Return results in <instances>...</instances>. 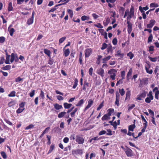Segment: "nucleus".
I'll use <instances>...</instances> for the list:
<instances>
[{
	"instance_id": "f257e3e1",
	"label": "nucleus",
	"mask_w": 159,
	"mask_h": 159,
	"mask_svg": "<svg viewBox=\"0 0 159 159\" xmlns=\"http://www.w3.org/2000/svg\"><path fill=\"white\" fill-rule=\"evenodd\" d=\"M147 93V92L146 91L143 90L139 94L137 95L136 98V100L139 101L142 100V99L146 97Z\"/></svg>"
},
{
	"instance_id": "f03ea898",
	"label": "nucleus",
	"mask_w": 159,
	"mask_h": 159,
	"mask_svg": "<svg viewBox=\"0 0 159 159\" xmlns=\"http://www.w3.org/2000/svg\"><path fill=\"white\" fill-rule=\"evenodd\" d=\"M84 153L83 149L77 148L76 149L73 150L72 151V154L74 156H82Z\"/></svg>"
},
{
	"instance_id": "7ed1b4c3",
	"label": "nucleus",
	"mask_w": 159,
	"mask_h": 159,
	"mask_svg": "<svg viewBox=\"0 0 159 159\" xmlns=\"http://www.w3.org/2000/svg\"><path fill=\"white\" fill-rule=\"evenodd\" d=\"M117 72V71L116 70L112 68L108 71V73L110 75V78L113 80L115 79Z\"/></svg>"
},
{
	"instance_id": "20e7f679",
	"label": "nucleus",
	"mask_w": 159,
	"mask_h": 159,
	"mask_svg": "<svg viewBox=\"0 0 159 159\" xmlns=\"http://www.w3.org/2000/svg\"><path fill=\"white\" fill-rule=\"evenodd\" d=\"M147 96L148 97L145 99V102L147 103H149L151 102V100H153L154 98L152 92L151 91H149L147 94Z\"/></svg>"
},
{
	"instance_id": "39448f33",
	"label": "nucleus",
	"mask_w": 159,
	"mask_h": 159,
	"mask_svg": "<svg viewBox=\"0 0 159 159\" xmlns=\"http://www.w3.org/2000/svg\"><path fill=\"white\" fill-rule=\"evenodd\" d=\"M130 18H129L128 16L127 17V24H128V29H127V31L128 32L129 34H130L132 31V23L130 22Z\"/></svg>"
},
{
	"instance_id": "423d86ee",
	"label": "nucleus",
	"mask_w": 159,
	"mask_h": 159,
	"mask_svg": "<svg viewBox=\"0 0 159 159\" xmlns=\"http://www.w3.org/2000/svg\"><path fill=\"white\" fill-rule=\"evenodd\" d=\"M75 141L79 144H81L84 143V139L82 136L77 135L76 137Z\"/></svg>"
},
{
	"instance_id": "0eeeda50",
	"label": "nucleus",
	"mask_w": 159,
	"mask_h": 159,
	"mask_svg": "<svg viewBox=\"0 0 159 159\" xmlns=\"http://www.w3.org/2000/svg\"><path fill=\"white\" fill-rule=\"evenodd\" d=\"M146 63L147 64V65L145 66V69L147 73L150 74H152L153 72L152 70H149V69L151 67V65L149 62L148 61L146 62Z\"/></svg>"
},
{
	"instance_id": "6e6552de",
	"label": "nucleus",
	"mask_w": 159,
	"mask_h": 159,
	"mask_svg": "<svg viewBox=\"0 0 159 159\" xmlns=\"http://www.w3.org/2000/svg\"><path fill=\"white\" fill-rule=\"evenodd\" d=\"M152 91L153 92H155V98L157 100H158L159 98V90L157 87H155L154 88Z\"/></svg>"
},
{
	"instance_id": "1a4fd4ad",
	"label": "nucleus",
	"mask_w": 159,
	"mask_h": 159,
	"mask_svg": "<svg viewBox=\"0 0 159 159\" xmlns=\"http://www.w3.org/2000/svg\"><path fill=\"white\" fill-rule=\"evenodd\" d=\"M92 49L91 48H88L85 50V57H89L92 54Z\"/></svg>"
},
{
	"instance_id": "9d476101",
	"label": "nucleus",
	"mask_w": 159,
	"mask_h": 159,
	"mask_svg": "<svg viewBox=\"0 0 159 159\" xmlns=\"http://www.w3.org/2000/svg\"><path fill=\"white\" fill-rule=\"evenodd\" d=\"M90 86V83L87 82V81H84L82 89L84 91H86V89L87 90H89V87Z\"/></svg>"
},
{
	"instance_id": "9b49d317",
	"label": "nucleus",
	"mask_w": 159,
	"mask_h": 159,
	"mask_svg": "<svg viewBox=\"0 0 159 159\" xmlns=\"http://www.w3.org/2000/svg\"><path fill=\"white\" fill-rule=\"evenodd\" d=\"M35 14V12L34 11H33L31 17L30 18H29L27 21V24L28 25H30L32 24L33 22L34 16Z\"/></svg>"
},
{
	"instance_id": "f8f14e48",
	"label": "nucleus",
	"mask_w": 159,
	"mask_h": 159,
	"mask_svg": "<svg viewBox=\"0 0 159 159\" xmlns=\"http://www.w3.org/2000/svg\"><path fill=\"white\" fill-rule=\"evenodd\" d=\"M125 153L128 157H131L133 156V153L132 150L130 148H128L125 151Z\"/></svg>"
},
{
	"instance_id": "ddd939ff",
	"label": "nucleus",
	"mask_w": 159,
	"mask_h": 159,
	"mask_svg": "<svg viewBox=\"0 0 159 159\" xmlns=\"http://www.w3.org/2000/svg\"><path fill=\"white\" fill-rule=\"evenodd\" d=\"M120 99V95L119 93L118 92H116V98L115 104L119 106L120 105L119 100Z\"/></svg>"
},
{
	"instance_id": "4468645a",
	"label": "nucleus",
	"mask_w": 159,
	"mask_h": 159,
	"mask_svg": "<svg viewBox=\"0 0 159 159\" xmlns=\"http://www.w3.org/2000/svg\"><path fill=\"white\" fill-rule=\"evenodd\" d=\"M93 100L92 99H89L88 101V104L87 105V106L85 108L84 111H85L87 110L91 106L93 105Z\"/></svg>"
},
{
	"instance_id": "2eb2a0df",
	"label": "nucleus",
	"mask_w": 159,
	"mask_h": 159,
	"mask_svg": "<svg viewBox=\"0 0 159 159\" xmlns=\"http://www.w3.org/2000/svg\"><path fill=\"white\" fill-rule=\"evenodd\" d=\"M12 25H10L8 28V31L9 32L11 36H12L14 33L15 31L14 29L13 28L10 29V27H12Z\"/></svg>"
},
{
	"instance_id": "dca6fc26",
	"label": "nucleus",
	"mask_w": 159,
	"mask_h": 159,
	"mask_svg": "<svg viewBox=\"0 0 159 159\" xmlns=\"http://www.w3.org/2000/svg\"><path fill=\"white\" fill-rule=\"evenodd\" d=\"M97 73L102 77H103L104 76V71L102 68H100L98 69L97 71Z\"/></svg>"
},
{
	"instance_id": "f3484780",
	"label": "nucleus",
	"mask_w": 159,
	"mask_h": 159,
	"mask_svg": "<svg viewBox=\"0 0 159 159\" xmlns=\"http://www.w3.org/2000/svg\"><path fill=\"white\" fill-rule=\"evenodd\" d=\"M6 60L5 61V63L6 64H9L10 58L11 56L10 55H9L6 51Z\"/></svg>"
},
{
	"instance_id": "a211bd4d",
	"label": "nucleus",
	"mask_w": 159,
	"mask_h": 159,
	"mask_svg": "<svg viewBox=\"0 0 159 159\" xmlns=\"http://www.w3.org/2000/svg\"><path fill=\"white\" fill-rule=\"evenodd\" d=\"M148 79L147 78H144L140 81V83L143 85L147 84L148 83Z\"/></svg>"
},
{
	"instance_id": "6ab92c4d",
	"label": "nucleus",
	"mask_w": 159,
	"mask_h": 159,
	"mask_svg": "<svg viewBox=\"0 0 159 159\" xmlns=\"http://www.w3.org/2000/svg\"><path fill=\"white\" fill-rule=\"evenodd\" d=\"M53 106L55 109L57 110L63 108L61 105H59L57 103L54 104Z\"/></svg>"
},
{
	"instance_id": "aec40b11",
	"label": "nucleus",
	"mask_w": 159,
	"mask_h": 159,
	"mask_svg": "<svg viewBox=\"0 0 159 159\" xmlns=\"http://www.w3.org/2000/svg\"><path fill=\"white\" fill-rule=\"evenodd\" d=\"M131 95V92L130 91H127L126 92V97L125 101L126 100H129L130 99Z\"/></svg>"
},
{
	"instance_id": "412c9836",
	"label": "nucleus",
	"mask_w": 159,
	"mask_h": 159,
	"mask_svg": "<svg viewBox=\"0 0 159 159\" xmlns=\"http://www.w3.org/2000/svg\"><path fill=\"white\" fill-rule=\"evenodd\" d=\"M139 10L141 13H143L142 16L143 18L144 19H146V15L145 13V11H144L143 10L142 8V7L141 6H140L139 7Z\"/></svg>"
},
{
	"instance_id": "4be33fe9",
	"label": "nucleus",
	"mask_w": 159,
	"mask_h": 159,
	"mask_svg": "<svg viewBox=\"0 0 159 159\" xmlns=\"http://www.w3.org/2000/svg\"><path fill=\"white\" fill-rule=\"evenodd\" d=\"M83 53L82 52H80L79 54V61L80 64L82 65L83 64Z\"/></svg>"
},
{
	"instance_id": "5701e85b",
	"label": "nucleus",
	"mask_w": 159,
	"mask_h": 159,
	"mask_svg": "<svg viewBox=\"0 0 159 159\" xmlns=\"http://www.w3.org/2000/svg\"><path fill=\"white\" fill-rule=\"evenodd\" d=\"M136 127L135 124L130 125L129 126L128 130L129 131H133L134 129Z\"/></svg>"
},
{
	"instance_id": "b1692460",
	"label": "nucleus",
	"mask_w": 159,
	"mask_h": 159,
	"mask_svg": "<svg viewBox=\"0 0 159 159\" xmlns=\"http://www.w3.org/2000/svg\"><path fill=\"white\" fill-rule=\"evenodd\" d=\"M111 56H108L106 57L105 58L102 59V63H107V61L111 59Z\"/></svg>"
},
{
	"instance_id": "393cba45",
	"label": "nucleus",
	"mask_w": 159,
	"mask_h": 159,
	"mask_svg": "<svg viewBox=\"0 0 159 159\" xmlns=\"http://www.w3.org/2000/svg\"><path fill=\"white\" fill-rule=\"evenodd\" d=\"M110 119V117L106 114L104 115L102 118V120H108Z\"/></svg>"
},
{
	"instance_id": "a878e982",
	"label": "nucleus",
	"mask_w": 159,
	"mask_h": 159,
	"mask_svg": "<svg viewBox=\"0 0 159 159\" xmlns=\"http://www.w3.org/2000/svg\"><path fill=\"white\" fill-rule=\"evenodd\" d=\"M63 105L65 109H69L71 107L72 104L71 103H68L67 102H65L63 104Z\"/></svg>"
},
{
	"instance_id": "bb28decb",
	"label": "nucleus",
	"mask_w": 159,
	"mask_h": 159,
	"mask_svg": "<svg viewBox=\"0 0 159 159\" xmlns=\"http://www.w3.org/2000/svg\"><path fill=\"white\" fill-rule=\"evenodd\" d=\"M132 70L131 68L129 69L126 78L127 80L130 79V76H131L132 74Z\"/></svg>"
},
{
	"instance_id": "cd10ccee",
	"label": "nucleus",
	"mask_w": 159,
	"mask_h": 159,
	"mask_svg": "<svg viewBox=\"0 0 159 159\" xmlns=\"http://www.w3.org/2000/svg\"><path fill=\"white\" fill-rule=\"evenodd\" d=\"M66 114V112L65 111L61 112L58 115L57 117L59 118H61L63 117Z\"/></svg>"
},
{
	"instance_id": "c85d7f7f",
	"label": "nucleus",
	"mask_w": 159,
	"mask_h": 159,
	"mask_svg": "<svg viewBox=\"0 0 159 159\" xmlns=\"http://www.w3.org/2000/svg\"><path fill=\"white\" fill-rule=\"evenodd\" d=\"M70 53V50L69 48H67L64 51V55L65 57H67L69 55Z\"/></svg>"
},
{
	"instance_id": "c756f323",
	"label": "nucleus",
	"mask_w": 159,
	"mask_h": 159,
	"mask_svg": "<svg viewBox=\"0 0 159 159\" xmlns=\"http://www.w3.org/2000/svg\"><path fill=\"white\" fill-rule=\"evenodd\" d=\"M110 19L109 17L107 18L105 21H103V25L105 26H107L110 23Z\"/></svg>"
},
{
	"instance_id": "7c9ffc66",
	"label": "nucleus",
	"mask_w": 159,
	"mask_h": 159,
	"mask_svg": "<svg viewBox=\"0 0 159 159\" xmlns=\"http://www.w3.org/2000/svg\"><path fill=\"white\" fill-rule=\"evenodd\" d=\"M84 99H81L78 102V103L77 104H76V106L79 107L81 106L84 103Z\"/></svg>"
},
{
	"instance_id": "2f4dec72",
	"label": "nucleus",
	"mask_w": 159,
	"mask_h": 159,
	"mask_svg": "<svg viewBox=\"0 0 159 159\" xmlns=\"http://www.w3.org/2000/svg\"><path fill=\"white\" fill-rule=\"evenodd\" d=\"M16 58V55L13 53H12L11 55V58L10 59V62L12 63Z\"/></svg>"
},
{
	"instance_id": "473e14b6",
	"label": "nucleus",
	"mask_w": 159,
	"mask_h": 159,
	"mask_svg": "<svg viewBox=\"0 0 159 159\" xmlns=\"http://www.w3.org/2000/svg\"><path fill=\"white\" fill-rule=\"evenodd\" d=\"M78 110L77 108H75L74 110L73 111L70 113V116L71 117H74L75 116V113Z\"/></svg>"
},
{
	"instance_id": "72a5a7b5",
	"label": "nucleus",
	"mask_w": 159,
	"mask_h": 159,
	"mask_svg": "<svg viewBox=\"0 0 159 159\" xmlns=\"http://www.w3.org/2000/svg\"><path fill=\"white\" fill-rule=\"evenodd\" d=\"M150 7H159V5L158 3L154 2L151 3L150 5Z\"/></svg>"
},
{
	"instance_id": "f704fd0d",
	"label": "nucleus",
	"mask_w": 159,
	"mask_h": 159,
	"mask_svg": "<svg viewBox=\"0 0 159 159\" xmlns=\"http://www.w3.org/2000/svg\"><path fill=\"white\" fill-rule=\"evenodd\" d=\"M44 52L46 55H47L48 57H50L51 55V52L50 50H48L47 49H44Z\"/></svg>"
},
{
	"instance_id": "c9c22d12",
	"label": "nucleus",
	"mask_w": 159,
	"mask_h": 159,
	"mask_svg": "<svg viewBox=\"0 0 159 159\" xmlns=\"http://www.w3.org/2000/svg\"><path fill=\"white\" fill-rule=\"evenodd\" d=\"M153 36L152 34H150L149 36L148 37V43H149L152 42L153 39Z\"/></svg>"
},
{
	"instance_id": "e433bc0d",
	"label": "nucleus",
	"mask_w": 159,
	"mask_h": 159,
	"mask_svg": "<svg viewBox=\"0 0 159 159\" xmlns=\"http://www.w3.org/2000/svg\"><path fill=\"white\" fill-rule=\"evenodd\" d=\"M11 66L10 65H8L2 67V69L3 70H8L11 69Z\"/></svg>"
},
{
	"instance_id": "4c0bfd02",
	"label": "nucleus",
	"mask_w": 159,
	"mask_h": 159,
	"mask_svg": "<svg viewBox=\"0 0 159 159\" xmlns=\"http://www.w3.org/2000/svg\"><path fill=\"white\" fill-rule=\"evenodd\" d=\"M81 19L82 21H84L86 20H89V16H87L85 15L82 16Z\"/></svg>"
},
{
	"instance_id": "58836bf2",
	"label": "nucleus",
	"mask_w": 159,
	"mask_h": 159,
	"mask_svg": "<svg viewBox=\"0 0 159 159\" xmlns=\"http://www.w3.org/2000/svg\"><path fill=\"white\" fill-rule=\"evenodd\" d=\"M108 113L107 114L110 117L111 115L112 112H113L114 109L112 108H110L108 110Z\"/></svg>"
},
{
	"instance_id": "ea45409f",
	"label": "nucleus",
	"mask_w": 159,
	"mask_h": 159,
	"mask_svg": "<svg viewBox=\"0 0 159 159\" xmlns=\"http://www.w3.org/2000/svg\"><path fill=\"white\" fill-rule=\"evenodd\" d=\"M127 56L129 57L130 59H132L134 57V55L131 52H130L127 54Z\"/></svg>"
},
{
	"instance_id": "a19ab883",
	"label": "nucleus",
	"mask_w": 159,
	"mask_h": 159,
	"mask_svg": "<svg viewBox=\"0 0 159 159\" xmlns=\"http://www.w3.org/2000/svg\"><path fill=\"white\" fill-rule=\"evenodd\" d=\"M16 93L15 91H11L8 95V96L9 97H14L16 96Z\"/></svg>"
},
{
	"instance_id": "79ce46f5",
	"label": "nucleus",
	"mask_w": 159,
	"mask_h": 159,
	"mask_svg": "<svg viewBox=\"0 0 159 159\" xmlns=\"http://www.w3.org/2000/svg\"><path fill=\"white\" fill-rule=\"evenodd\" d=\"M13 7L12 6V3L11 2H10L8 4V10L9 11H11L12 10Z\"/></svg>"
},
{
	"instance_id": "37998d69",
	"label": "nucleus",
	"mask_w": 159,
	"mask_h": 159,
	"mask_svg": "<svg viewBox=\"0 0 159 159\" xmlns=\"http://www.w3.org/2000/svg\"><path fill=\"white\" fill-rule=\"evenodd\" d=\"M125 11V9L123 7H120L119 10V11L120 13H121L122 15H123L124 14V12Z\"/></svg>"
},
{
	"instance_id": "c03bdc74",
	"label": "nucleus",
	"mask_w": 159,
	"mask_h": 159,
	"mask_svg": "<svg viewBox=\"0 0 159 159\" xmlns=\"http://www.w3.org/2000/svg\"><path fill=\"white\" fill-rule=\"evenodd\" d=\"M78 80L77 78L75 79L74 83L73 86V89H75L78 85Z\"/></svg>"
},
{
	"instance_id": "a18cd8bd",
	"label": "nucleus",
	"mask_w": 159,
	"mask_h": 159,
	"mask_svg": "<svg viewBox=\"0 0 159 159\" xmlns=\"http://www.w3.org/2000/svg\"><path fill=\"white\" fill-rule=\"evenodd\" d=\"M119 93H120L121 96H123L125 94V91L124 90V89L122 88L121 89H119Z\"/></svg>"
},
{
	"instance_id": "49530a36",
	"label": "nucleus",
	"mask_w": 159,
	"mask_h": 159,
	"mask_svg": "<svg viewBox=\"0 0 159 159\" xmlns=\"http://www.w3.org/2000/svg\"><path fill=\"white\" fill-rule=\"evenodd\" d=\"M107 52L108 53L110 52H112V47L111 45L109 46L107 49Z\"/></svg>"
},
{
	"instance_id": "de8ad7c7",
	"label": "nucleus",
	"mask_w": 159,
	"mask_h": 159,
	"mask_svg": "<svg viewBox=\"0 0 159 159\" xmlns=\"http://www.w3.org/2000/svg\"><path fill=\"white\" fill-rule=\"evenodd\" d=\"M24 110V108H21L20 107L16 110V112L17 114L20 113L22 112Z\"/></svg>"
},
{
	"instance_id": "09e8293b",
	"label": "nucleus",
	"mask_w": 159,
	"mask_h": 159,
	"mask_svg": "<svg viewBox=\"0 0 159 159\" xmlns=\"http://www.w3.org/2000/svg\"><path fill=\"white\" fill-rule=\"evenodd\" d=\"M104 101H103L99 105V106L97 108V110H100L104 106Z\"/></svg>"
},
{
	"instance_id": "8fccbe9b",
	"label": "nucleus",
	"mask_w": 159,
	"mask_h": 159,
	"mask_svg": "<svg viewBox=\"0 0 159 159\" xmlns=\"http://www.w3.org/2000/svg\"><path fill=\"white\" fill-rule=\"evenodd\" d=\"M54 146L53 145H52L50 148L48 152V154H49V153H50L52 152V151L54 149Z\"/></svg>"
},
{
	"instance_id": "3c124183",
	"label": "nucleus",
	"mask_w": 159,
	"mask_h": 159,
	"mask_svg": "<svg viewBox=\"0 0 159 159\" xmlns=\"http://www.w3.org/2000/svg\"><path fill=\"white\" fill-rule=\"evenodd\" d=\"M23 79L20 78V77L19 76L15 79V80L16 82H19L20 81H23Z\"/></svg>"
},
{
	"instance_id": "603ef678",
	"label": "nucleus",
	"mask_w": 159,
	"mask_h": 159,
	"mask_svg": "<svg viewBox=\"0 0 159 159\" xmlns=\"http://www.w3.org/2000/svg\"><path fill=\"white\" fill-rule=\"evenodd\" d=\"M128 111H130L131 110L133 109L135 107V105L134 104H132L131 105H128Z\"/></svg>"
},
{
	"instance_id": "864d4df0",
	"label": "nucleus",
	"mask_w": 159,
	"mask_h": 159,
	"mask_svg": "<svg viewBox=\"0 0 159 159\" xmlns=\"http://www.w3.org/2000/svg\"><path fill=\"white\" fill-rule=\"evenodd\" d=\"M39 97H41L43 99H44V94L43 91L41 90L39 95Z\"/></svg>"
},
{
	"instance_id": "5fc2aeb1",
	"label": "nucleus",
	"mask_w": 159,
	"mask_h": 159,
	"mask_svg": "<svg viewBox=\"0 0 159 159\" xmlns=\"http://www.w3.org/2000/svg\"><path fill=\"white\" fill-rule=\"evenodd\" d=\"M5 60L4 57V56H2L0 57V65L3 64L5 62Z\"/></svg>"
},
{
	"instance_id": "6e6d98bb",
	"label": "nucleus",
	"mask_w": 159,
	"mask_h": 159,
	"mask_svg": "<svg viewBox=\"0 0 159 159\" xmlns=\"http://www.w3.org/2000/svg\"><path fill=\"white\" fill-rule=\"evenodd\" d=\"M148 58H149V60L152 62H155L157 61L156 57H148Z\"/></svg>"
},
{
	"instance_id": "4d7b16f0",
	"label": "nucleus",
	"mask_w": 159,
	"mask_h": 159,
	"mask_svg": "<svg viewBox=\"0 0 159 159\" xmlns=\"http://www.w3.org/2000/svg\"><path fill=\"white\" fill-rule=\"evenodd\" d=\"M1 154L2 156L4 159H6L7 158V156L6 153L4 151H2L1 152Z\"/></svg>"
},
{
	"instance_id": "13d9d810",
	"label": "nucleus",
	"mask_w": 159,
	"mask_h": 159,
	"mask_svg": "<svg viewBox=\"0 0 159 159\" xmlns=\"http://www.w3.org/2000/svg\"><path fill=\"white\" fill-rule=\"evenodd\" d=\"M107 47V44L105 43H102V47L101 48V49L102 50L106 49Z\"/></svg>"
},
{
	"instance_id": "bf43d9fd",
	"label": "nucleus",
	"mask_w": 159,
	"mask_h": 159,
	"mask_svg": "<svg viewBox=\"0 0 159 159\" xmlns=\"http://www.w3.org/2000/svg\"><path fill=\"white\" fill-rule=\"evenodd\" d=\"M4 121L7 124L10 125H12V123L7 118H4Z\"/></svg>"
},
{
	"instance_id": "052dcab7",
	"label": "nucleus",
	"mask_w": 159,
	"mask_h": 159,
	"mask_svg": "<svg viewBox=\"0 0 159 159\" xmlns=\"http://www.w3.org/2000/svg\"><path fill=\"white\" fill-rule=\"evenodd\" d=\"M123 79H122V78H121L117 82L116 85V86H118V85L119 84H121L123 83Z\"/></svg>"
},
{
	"instance_id": "680f3d73",
	"label": "nucleus",
	"mask_w": 159,
	"mask_h": 159,
	"mask_svg": "<svg viewBox=\"0 0 159 159\" xmlns=\"http://www.w3.org/2000/svg\"><path fill=\"white\" fill-rule=\"evenodd\" d=\"M66 38L65 37H62L60 38L59 40V43L61 44L66 39Z\"/></svg>"
},
{
	"instance_id": "e2e57ef3",
	"label": "nucleus",
	"mask_w": 159,
	"mask_h": 159,
	"mask_svg": "<svg viewBox=\"0 0 159 159\" xmlns=\"http://www.w3.org/2000/svg\"><path fill=\"white\" fill-rule=\"evenodd\" d=\"M125 72L124 70L122 71L121 72V77L122 79H125Z\"/></svg>"
},
{
	"instance_id": "0e129e2a",
	"label": "nucleus",
	"mask_w": 159,
	"mask_h": 159,
	"mask_svg": "<svg viewBox=\"0 0 159 159\" xmlns=\"http://www.w3.org/2000/svg\"><path fill=\"white\" fill-rule=\"evenodd\" d=\"M34 125L33 124H30L25 128V129L28 130L34 128Z\"/></svg>"
},
{
	"instance_id": "69168bd1",
	"label": "nucleus",
	"mask_w": 159,
	"mask_h": 159,
	"mask_svg": "<svg viewBox=\"0 0 159 159\" xmlns=\"http://www.w3.org/2000/svg\"><path fill=\"white\" fill-rule=\"evenodd\" d=\"M5 40V38L4 37L1 36L0 37V43H3Z\"/></svg>"
},
{
	"instance_id": "338daca9",
	"label": "nucleus",
	"mask_w": 159,
	"mask_h": 159,
	"mask_svg": "<svg viewBox=\"0 0 159 159\" xmlns=\"http://www.w3.org/2000/svg\"><path fill=\"white\" fill-rule=\"evenodd\" d=\"M93 69L92 67L90 68L89 71V73L90 75L92 76L93 73Z\"/></svg>"
},
{
	"instance_id": "774afa93",
	"label": "nucleus",
	"mask_w": 159,
	"mask_h": 159,
	"mask_svg": "<svg viewBox=\"0 0 159 159\" xmlns=\"http://www.w3.org/2000/svg\"><path fill=\"white\" fill-rule=\"evenodd\" d=\"M117 125H118L116 121L113 122V124L112 125L113 126L115 130H116V129Z\"/></svg>"
}]
</instances>
